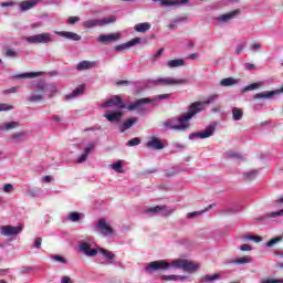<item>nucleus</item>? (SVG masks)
<instances>
[{
  "label": "nucleus",
  "instance_id": "nucleus-1",
  "mask_svg": "<svg viewBox=\"0 0 283 283\" xmlns=\"http://www.w3.org/2000/svg\"><path fill=\"white\" fill-rule=\"evenodd\" d=\"M200 262L187 259H175L171 262L167 260H158L148 263L145 266V272L148 275H154L156 271H169V269H180L185 273L193 274L200 271Z\"/></svg>",
  "mask_w": 283,
  "mask_h": 283
},
{
  "label": "nucleus",
  "instance_id": "nucleus-2",
  "mask_svg": "<svg viewBox=\"0 0 283 283\" xmlns=\"http://www.w3.org/2000/svg\"><path fill=\"white\" fill-rule=\"evenodd\" d=\"M99 107H102V109H106L104 118H106L108 123H115L123 118V112H120V109H124L125 104H123L120 96L115 95L111 97L106 102L102 103ZM109 107H114L115 111L109 109Z\"/></svg>",
  "mask_w": 283,
  "mask_h": 283
},
{
  "label": "nucleus",
  "instance_id": "nucleus-3",
  "mask_svg": "<svg viewBox=\"0 0 283 283\" xmlns=\"http://www.w3.org/2000/svg\"><path fill=\"white\" fill-rule=\"evenodd\" d=\"M196 116V104L190 105L188 113L180 116L167 119L163 123L165 129H174L175 132H185L189 129V120Z\"/></svg>",
  "mask_w": 283,
  "mask_h": 283
},
{
  "label": "nucleus",
  "instance_id": "nucleus-4",
  "mask_svg": "<svg viewBox=\"0 0 283 283\" xmlns=\"http://www.w3.org/2000/svg\"><path fill=\"white\" fill-rule=\"evenodd\" d=\"M170 96H171L170 94H161V95L155 96L154 98L144 97L130 103L127 106V109H129L130 112L134 109H136L137 112H140L143 111V105H147V103H154L156 101H165V98H170Z\"/></svg>",
  "mask_w": 283,
  "mask_h": 283
},
{
  "label": "nucleus",
  "instance_id": "nucleus-5",
  "mask_svg": "<svg viewBox=\"0 0 283 283\" xmlns=\"http://www.w3.org/2000/svg\"><path fill=\"white\" fill-rule=\"evenodd\" d=\"M94 231L104 238L115 235L116 231L109 226L105 218H99L94 224Z\"/></svg>",
  "mask_w": 283,
  "mask_h": 283
},
{
  "label": "nucleus",
  "instance_id": "nucleus-6",
  "mask_svg": "<svg viewBox=\"0 0 283 283\" xmlns=\"http://www.w3.org/2000/svg\"><path fill=\"white\" fill-rule=\"evenodd\" d=\"M24 41L27 43H30L31 45H39V44L49 45V43H54V40H52V33H48V32L34 34L31 36H25Z\"/></svg>",
  "mask_w": 283,
  "mask_h": 283
},
{
  "label": "nucleus",
  "instance_id": "nucleus-7",
  "mask_svg": "<svg viewBox=\"0 0 283 283\" xmlns=\"http://www.w3.org/2000/svg\"><path fill=\"white\" fill-rule=\"evenodd\" d=\"M159 8H180V6H188L189 0H153Z\"/></svg>",
  "mask_w": 283,
  "mask_h": 283
},
{
  "label": "nucleus",
  "instance_id": "nucleus-8",
  "mask_svg": "<svg viewBox=\"0 0 283 283\" xmlns=\"http://www.w3.org/2000/svg\"><path fill=\"white\" fill-rule=\"evenodd\" d=\"M22 226H0V235H3L4 238H12L14 235H19V233H22Z\"/></svg>",
  "mask_w": 283,
  "mask_h": 283
},
{
  "label": "nucleus",
  "instance_id": "nucleus-9",
  "mask_svg": "<svg viewBox=\"0 0 283 283\" xmlns=\"http://www.w3.org/2000/svg\"><path fill=\"white\" fill-rule=\"evenodd\" d=\"M242 14V10L234 9L232 11H229L227 13H223L217 18H214V21H218V23H230L233 21V19H238Z\"/></svg>",
  "mask_w": 283,
  "mask_h": 283
},
{
  "label": "nucleus",
  "instance_id": "nucleus-10",
  "mask_svg": "<svg viewBox=\"0 0 283 283\" xmlns=\"http://www.w3.org/2000/svg\"><path fill=\"white\" fill-rule=\"evenodd\" d=\"M213 134H216V125H210L205 130L191 133L189 135V140H195V138H200L201 140H205V138H211Z\"/></svg>",
  "mask_w": 283,
  "mask_h": 283
},
{
  "label": "nucleus",
  "instance_id": "nucleus-11",
  "mask_svg": "<svg viewBox=\"0 0 283 283\" xmlns=\"http://www.w3.org/2000/svg\"><path fill=\"white\" fill-rule=\"evenodd\" d=\"M187 83V80H178L174 77H159L153 81V85H185Z\"/></svg>",
  "mask_w": 283,
  "mask_h": 283
},
{
  "label": "nucleus",
  "instance_id": "nucleus-12",
  "mask_svg": "<svg viewBox=\"0 0 283 283\" xmlns=\"http://www.w3.org/2000/svg\"><path fill=\"white\" fill-rule=\"evenodd\" d=\"M94 149H96V143H88L86 147L83 149L81 156L76 158L75 163H77L78 165L85 163Z\"/></svg>",
  "mask_w": 283,
  "mask_h": 283
},
{
  "label": "nucleus",
  "instance_id": "nucleus-13",
  "mask_svg": "<svg viewBox=\"0 0 283 283\" xmlns=\"http://www.w3.org/2000/svg\"><path fill=\"white\" fill-rule=\"evenodd\" d=\"M78 250L81 253L86 255V258H96V255H98V248L92 249V245H90L87 242L80 243Z\"/></svg>",
  "mask_w": 283,
  "mask_h": 283
},
{
  "label": "nucleus",
  "instance_id": "nucleus-14",
  "mask_svg": "<svg viewBox=\"0 0 283 283\" xmlns=\"http://www.w3.org/2000/svg\"><path fill=\"white\" fill-rule=\"evenodd\" d=\"M97 253H101V255L105 259L103 264L109 265V264H116V254L109 250L97 248Z\"/></svg>",
  "mask_w": 283,
  "mask_h": 283
},
{
  "label": "nucleus",
  "instance_id": "nucleus-15",
  "mask_svg": "<svg viewBox=\"0 0 283 283\" xmlns=\"http://www.w3.org/2000/svg\"><path fill=\"white\" fill-rule=\"evenodd\" d=\"M36 88L39 90V92L48 94V96H52L53 94H56V92H59V88L54 83L52 84L39 83L36 85Z\"/></svg>",
  "mask_w": 283,
  "mask_h": 283
},
{
  "label": "nucleus",
  "instance_id": "nucleus-16",
  "mask_svg": "<svg viewBox=\"0 0 283 283\" xmlns=\"http://www.w3.org/2000/svg\"><path fill=\"white\" fill-rule=\"evenodd\" d=\"M146 147L148 149H154L155 151H158L160 149H165V145L163 144V140L158 137H148V140L146 143Z\"/></svg>",
  "mask_w": 283,
  "mask_h": 283
},
{
  "label": "nucleus",
  "instance_id": "nucleus-17",
  "mask_svg": "<svg viewBox=\"0 0 283 283\" xmlns=\"http://www.w3.org/2000/svg\"><path fill=\"white\" fill-rule=\"evenodd\" d=\"M218 99V94L210 95L205 102H195L191 105H196V114H200L202 112L203 107L207 105H211V103L216 102Z\"/></svg>",
  "mask_w": 283,
  "mask_h": 283
},
{
  "label": "nucleus",
  "instance_id": "nucleus-18",
  "mask_svg": "<svg viewBox=\"0 0 283 283\" xmlns=\"http://www.w3.org/2000/svg\"><path fill=\"white\" fill-rule=\"evenodd\" d=\"M280 94H283V86L274 91H265V92L256 93L254 95V98H273V96H280Z\"/></svg>",
  "mask_w": 283,
  "mask_h": 283
},
{
  "label": "nucleus",
  "instance_id": "nucleus-19",
  "mask_svg": "<svg viewBox=\"0 0 283 283\" xmlns=\"http://www.w3.org/2000/svg\"><path fill=\"white\" fill-rule=\"evenodd\" d=\"M138 43H140V38H134L133 40L126 43L116 45L115 52H123L124 50H129V48H134V45H138Z\"/></svg>",
  "mask_w": 283,
  "mask_h": 283
},
{
  "label": "nucleus",
  "instance_id": "nucleus-20",
  "mask_svg": "<svg viewBox=\"0 0 283 283\" xmlns=\"http://www.w3.org/2000/svg\"><path fill=\"white\" fill-rule=\"evenodd\" d=\"M120 39V33H113V34H102L98 36V43H112L114 41H118Z\"/></svg>",
  "mask_w": 283,
  "mask_h": 283
},
{
  "label": "nucleus",
  "instance_id": "nucleus-21",
  "mask_svg": "<svg viewBox=\"0 0 283 283\" xmlns=\"http://www.w3.org/2000/svg\"><path fill=\"white\" fill-rule=\"evenodd\" d=\"M83 94H85V85H78L72 93L65 95V99L74 101V98H78Z\"/></svg>",
  "mask_w": 283,
  "mask_h": 283
},
{
  "label": "nucleus",
  "instance_id": "nucleus-22",
  "mask_svg": "<svg viewBox=\"0 0 283 283\" xmlns=\"http://www.w3.org/2000/svg\"><path fill=\"white\" fill-rule=\"evenodd\" d=\"M57 36H63V39H67L69 41H81V35L78 33L70 32V31H55Z\"/></svg>",
  "mask_w": 283,
  "mask_h": 283
},
{
  "label": "nucleus",
  "instance_id": "nucleus-23",
  "mask_svg": "<svg viewBox=\"0 0 283 283\" xmlns=\"http://www.w3.org/2000/svg\"><path fill=\"white\" fill-rule=\"evenodd\" d=\"M21 126L19 122H2L0 123V132H12V129H17Z\"/></svg>",
  "mask_w": 283,
  "mask_h": 283
},
{
  "label": "nucleus",
  "instance_id": "nucleus-24",
  "mask_svg": "<svg viewBox=\"0 0 283 283\" xmlns=\"http://www.w3.org/2000/svg\"><path fill=\"white\" fill-rule=\"evenodd\" d=\"M251 262H253V258H251L249 255H245V256H241V258L234 259L232 261H226V264H239V265H242V264H251Z\"/></svg>",
  "mask_w": 283,
  "mask_h": 283
},
{
  "label": "nucleus",
  "instance_id": "nucleus-25",
  "mask_svg": "<svg viewBox=\"0 0 283 283\" xmlns=\"http://www.w3.org/2000/svg\"><path fill=\"white\" fill-rule=\"evenodd\" d=\"M135 32H140L142 34H145V32H149L151 30V23L149 22H142L137 23L134 27Z\"/></svg>",
  "mask_w": 283,
  "mask_h": 283
},
{
  "label": "nucleus",
  "instance_id": "nucleus-26",
  "mask_svg": "<svg viewBox=\"0 0 283 283\" xmlns=\"http://www.w3.org/2000/svg\"><path fill=\"white\" fill-rule=\"evenodd\" d=\"M94 65H96V62L94 61H82L76 65V70L83 72L84 70H92Z\"/></svg>",
  "mask_w": 283,
  "mask_h": 283
},
{
  "label": "nucleus",
  "instance_id": "nucleus-27",
  "mask_svg": "<svg viewBox=\"0 0 283 283\" xmlns=\"http://www.w3.org/2000/svg\"><path fill=\"white\" fill-rule=\"evenodd\" d=\"M138 119L136 118H128L127 120H125L120 126H119V132L123 134V132H127V129H132V127H134V125H136V122Z\"/></svg>",
  "mask_w": 283,
  "mask_h": 283
},
{
  "label": "nucleus",
  "instance_id": "nucleus-28",
  "mask_svg": "<svg viewBox=\"0 0 283 283\" xmlns=\"http://www.w3.org/2000/svg\"><path fill=\"white\" fill-rule=\"evenodd\" d=\"M39 3V1L36 0H31V1H23L20 3V10L22 12H25L28 10H32V8H34V6H36Z\"/></svg>",
  "mask_w": 283,
  "mask_h": 283
},
{
  "label": "nucleus",
  "instance_id": "nucleus-29",
  "mask_svg": "<svg viewBox=\"0 0 283 283\" xmlns=\"http://www.w3.org/2000/svg\"><path fill=\"white\" fill-rule=\"evenodd\" d=\"M180 171V167L175 166L164 170V178H174V176H178Z\"/></svg>",
  "mask_w": 283,
  "mask_h": 283
},
{
  "label": "nucleus",
  "instance_id": "nucleus-30",
  "mask_svg": "<svg viewBox=\"0 0 283 283\" xmlns=\"http://www.w3.org/2000/svg\"><path fill=\"white\" fill-rule=\"evenodd\" d=\"M43 72H29V73H21L15 75V78H36V76H42Z\"/></svg>",
  "mask_w": 283,
  "mask_h": 283
},
{
  "label": "nucleus",
  "instance_id": "nucleus-31",
  "mask_svg": "<svg viewBox=\"0 0 283 283\" xmlns=\"http://www.w3.org/2000/svg\"><path fill=\"white\" fill-rule=\"evenodd\" d=\"M221 87H232V85H238V80L233 77H226L220 81Z\"/></svg>",
  "mask_w": 283,
  "mask_h": 283
},
{
  "label": "nucleus",
  "instance_id": "nucleus-32",
  "mask_svg": "<svg viewBox=\"0 0 283 283\" xmlns=\"http://www.w3.org/2000/svg\"><path fill=\"white\" fill-rule=\"evenodd\" d=\"M217 280H220V273H216L212 275L206 274L201 277L202 283H214Z\"/></svg>",
  "mask_w": 283,
  "mask_h": 283
},
{
  "label": "nucleus",
  "instance_id": "nucleus-33",
  "mask_svg": "<svg viewBox=\"0 0 283 283\" xmlns=\"http://www.w3.org/2000/svg\"><path fill=\"white\" fill-rule=\"evenodd\" d=\"M117 19L118 18L116 15H108L106 18H103L99 20V27L103 28V25H109L112 23H116Z\"/></svg>",
  "mask_w": 283,
  "mask_h": 283
},
{
  "label": "nucleus",
  "instance_id": "nucleus-34",
  "mask_svg": "<svg viewBox=\"0 0 283 283\" xmlns=\"http://www.w3.org/2000/svg\"><path fill=\"white\" fill-rule=\"evenodd\" d=\"M83 213L82 212H70L67 214V220L70 222H80V220H83Z\"/></svg>",
  "mask_w": 283,
  "mask_h": 283
},
{
  "label": "nucleus",
  "instance_id": "nucleus-35",
  "mask_svg": "<svg viewBox=\"0 0 283 283\" xmlns=\"http://www.w3.org/2000/svg\"><path fill=\"white\" fill-rule=\"evenodd\" d=\"M185 65V60L177 59V60H170L167 62V67L174 69V67H182Z\"/></svg>",
  "mask_w": 283,
  "mask_h": 283
},
{
  "label": "nucleus",
  "instance_id": "nucleus-36",
  "mask_svg": "<svg viewBox=\"0 0 283 283\" xmlns=\"http://www.w3.org/2000/svg\"><path fill=\"white\" fill-rule=\"evenodd\" d=\"M262 85H264V83L262 82H256V83H252V84H249L247 85L242 92H253L254 90H260V87H262Z\"/></svg>",
  "mask_w": 283,
  "mask_h": 283
},
{
  "label": "nucleus",
  "instance_id": "nucleus-37",
  "mask_svg": "<svg viewBox=\"0 0 283 283\" xmlns=\"http://www.w3.org/2000/svg\"><path fill=\"white\" fill-rule=\"evenodd\" d=\"M211 205L206 208L205 210H201V211H193V212H189L187 213V218L188 220H193V218H198V216H202V213H207V211H209V209H211Z\"/></svg>",
  "mask_w": 283,
  "mask_h": 283
},
{
  "label": "nucleus",
  "instance_id": "nucleus-38",
  "mask_svg": "<svg viewBox=\"0 0 283 283\" xmlns=\"http://www.w3.org/2000/svg\"><path fill=\"white\" fill-rule=\"evenodd\" d=\"M242 239L248 242H255L256 244L262 242V237H260V235L245 234L242 237Z\"/></svg>",
  "mask_w": 283,
  "mask_h": 283
},
{
  "label": "nucleus",
  "instance_id": "nucleus-39",
  "mask_svg": "<svg viewBox=\"0 0 283 283\" xmlns=\"http://www.w3.org/2000/svg\"><path fill=\"white\" fill-rule=\"evenodd\" d=\"M172 213H176V208H171L168 206H161V211H160V216H171Z\"/></svg>",
  "mask_w": 283,
  "mask_h": 283
},
{
  "label": "nucleus",
  "instance_id": "nucleus-40",
  "mask_svg": "<svg viewBox=\"0 0 283 283\" xmlns=\"http://www.w3.org/2000/svg\"><path fill=\"white\" fill-rule=\"evenodd\" d=\"M27 196L30 198H39V196H41V189L29 187L27 189Z\"/></svg>",
  "mask_w": 283,
  "mask_h": 283
},
{
  "label": "nucleus",
  "instance_id": "nucleus-41",
  "mask_svg": "<svg viewBox=\"0 0 283 283\" xmlns=\"http://www.w3.org/2000/svg\"><path fill=\"white\" fill-rule=\"evenodd\" d=\"M258 178V170H249L243 174V180H255Z\"/></svg>",
  "mask_w": 283,
  "mask_h": 283
},
{
  "label": "nucleus",
  "instance_id": "nucleus-42",
  "mask_svg": "<svg viewBox=\"0 0 283 283\" xmlns=\"http://www.w3.org/2000/svg\"><path fill=\"white\" fill-rule=\"evenodd\" d=\"M242 109L239 107H233L232 108V119L233 120H242Z\"/></svg>",
  "mask_w": 283,
  "mask_h": 283
},
{
  "label": "nucleus",
  "instance_id": "nucleus-43",
  "mask_svg": "<svg viewBox=\"0 0 283 283\" xmlns=\"http://www.w3.org/2000/svg\"><path fill=\"white\" fill-rule=\"evenodd\" d=\"M84 28L92 29L96 28V25L101 27V20L94 19V20H87L83 23Z\"/></svg>",
  "mask_w": 283,
  "mask_h": 283
},
{
  "label": "nucleus",
  "instance_id": "nucleus-44",
  "mask_svg": "<svg viewBox=\"0 0 283 283\" xmlns=\"http://www.w3.org/2000/svg\"><path fill=\"white\" fill-rule=\"evenodd\" d=\"M29 103H41L43 101V94H33L28 97Z\"/></svg>",
  "mask_w": 283,
  "mask_h": 283
},
{
  "label": "nucleus",
  "instance_id": "nucleus-45",
  "mask_svg": "<svg viewBox=\"0 0 283 283\" xmlns=\"http://www.w3.org/2000/svg\"><path fill=\"white\" fill-rule=\"evenodd\" d=\"M111 168L116 171V174H123V164L120 161H116L111 165Z\"/></svg>",
  "mask_w": 283,
  "mask_h": 283
},
{
  "label": "nucleus",
  "instance_id": "nucleus-46",
  "mask_svg": "<svg viewBox=\"0 0 283 283\" xmlns=\"http://www.w3.org/2000/svg\"><path fill=\"white\" fill-rule=\"evenodd\" d=\"M282 242V237H276L274 239H271L270 241L266 242L265 247H268L269 249L275 247V244Z\"/></svg>",
  "mask_w": 283,
  "mask_h": 283
},
{
  "label": "nucleus",
  "instance_id": "nucleus-47",
  "mask_svg": "<svg viewBox=\"0 0 283 283\" xmlns=\"http://www.w3.org/2000/svg\"><path fill=\"white\" fill-rule=\"evenodd\" d=\"M23 136H25V133H15L11 136V140L13 143H21V140H23Z\"/></svg>",
  "mask_w": 283,
  "mask_h": 283
},
{
  "label": "nucleus",
  "instance_id": "nucleus-48",
  "mask_svg": "<svg viewBox=\"0 0 283 283\" xmlns=\"http://www.w3.org/2000/svg\"><path fill=\"white\" fill-rule=\"evenodd\" d=\"M3 193H14V186L12 184H6L2 187Z\"/></svg>",
  "mask_w": 283,
  "mask_h": 283
},
{
  "label": "nucleus",
  "instance_id": "nucleus-49",
  "mask_svg": "<svg viewBox=\"0 0 283 283\" xmlns=\"http://www.w3.org/2000/svg\"><path fill=\"white\" fill-rule=\"evenodd\" d=\"M160 211H161V206L151 207L146 210L147 213H154L155 216L160 214Z\"/></svg>",
  "mask_w": 283,
  "mask_h": 283
},
{
  "label": "nucleus",
  "instance_id": "nucleus-50",
  "mask_svg": "<svg viewBox=\"0 0 283 283\" xmlns=\"http://www.w3.org/2000/svg\"><path fill=\"white\" fill-rule=\"evenodd\" d=\"M163 280H165L166 282H178V275L176 274L164 275Z\"/></svg>",
  "mask_w": 283,
  "mask_h": 283
},
{
  "label": "nucleus",
  "instance_id": "nucleus-51",
  "mask_svg": "<svg viewBox=\"0 0 283 283\" xmlns=\"http://www.w3.org/2000/svg\"><path fill=\"white\" fill-rule=\"evenodd\" d=\"M244 48H247V43L244 42L237 44L235 54H242V52H244Z\"/></svg>",
  "mask_w": 283,
  "mask_h": 283
},
{
  "label": "nucleus",
  "instance_id": "nucleus-52",
  "mask_svg": "<svg viewBox=\"0 0 283 283\" xmlns=\"http://www.w3.org/2000/svg\"><path fill=\"white\" fill-rule=\"evenodd\" d=\"M128 147H137V145H140V138L135 137L127 143Z\"/></svg>",
  "mask_w": 283,
  "mask_h": 283
},
{
  "label": "nucleus",
  "instance_id": "nucleus-53",
  "mask_svg": "<svg viewBox=\"0 0 283 283\" xmlns=\"http://www.w3.org/2000/svg\"><path fill=\"white\" fill-rule=\"evenodd\" d=\"M51 259H53L55 262H60L61 264L67 263V260H65V258H63L61 255H53V256H51Z\"/></svg>",
  "mask_w": 283,
  "mask_h": 283
},
{
  "label": "nucleus",
  "instance_id": "nucleus-54",
  "mask_svg": "<svg viewBox=\"0 0 283 283\" xmlns=\"http://www.w3.org/2000/svg\"><path fill=\"white\" fill-rule=\"evenodd\" d=\"M177 282H191V276H189V275H177Z\"/></svg>",
  "mask_w": 283,
  "mask_h": 283
},
{
  "label": "nucleus",
  "instance_id": "nucleus-55",
  "mask_svg": "<svg viewBox=\"0 0 283 283\" xmlns=\"http://www.w3.org/2000/svg\"><path fill=\"white\" fill-rule=\"evenodd\" d=\"M81 21V18L78 17H70L66 21L70 25H74V23H78Z\"/></svg>",
  "mask_w": 283,
  "mask_h": 283
},
{
  "label": "nucleus",
  "instance_id": "nucleus-56",
  "mask_svg": "<svg viewBox=\"0 0 283 283\" xmlns=\"http://www.w3.org/2000/svg\"><path fill=\"white\" fill-rule=\"evenodd\" d=\"M11 109H13L11 105L0 104V112H10Z\"/></svg>",
  "mask_w": 283,
  "mask_h": 283
},
{
  "label": "nucleus",
  "instance_id": "nucleus-57",
  "mask_svg": "<svg viewBox=\"0 0 283 283\" xmlns=\"http://www.w3.org/2000/svg\"><path fill=\"white\" fill-rule=\"evenodd\" d=\"M17 92H19V87L18 86H13L9 90L3 91V94H17Z\"/></svg>",
  "mask_w": 283,
  "mask_h": 283
},
{
  "label": "nucleus",
  "instance_id": "nucleus-58",
  "mask_svg": "<svg viewBox=\"0 0 283 283\" xmlns=\"http://www.w3.org/2000/svg\"><path fill=\"white\" fill-rule=\"evenodd\" d=\"M6 56H10V57L14 59V56H17V51H14L12 49H8L6 51Z\"/></svg>",
  "mask_w": 283,
  "mask_h": 283
},
{
  "label": "nucleus",
  "instance_id": "nucleus-59",
  "mask_svg": "<svg viewBox=\"0 0 283 283\" xmlns=\"http://www.w3.org/2000/svg\"><path fill=\"white\" fill-rule=\"evenodd\" d=\"M42 242H43V239H41L40 237L35 238L34 248L35 249H41Z\"/></svg>",
  "mask_w": 283,
  "mask_h": 283
},
{
  "label": "nucleus",
  "instance_id": "nucleus-60",
  "mask_svg": "<svg viewBox=\"0 0 283 283\" xmlns=\"http://www.w3.org/2000/svg\"><path fill=\"white\" fill-rule=\"evenodd\" d=\"M240 251H253V248L247 243L240 247Z\"/></svg>",
  "mask_w": 283,
  "mask_h": 283
},
{
  "label": "nucleus",
  "instance_id": "nucleus-61",
  "mask_svg": "<svg viewBox=\"0 0 283 283\" xmlns=\"http://www.w3.org/2000/svg\"><path fill=\"white\" fill-rule=\"evenodd\" d=\"M261 48H262V44H260V43H254V44H252V45L250 46V49L252 50V52H255V51H258V50H261Z\"/></svg>",
  "mask_w": 283,
  "mask_h": 283
},
{
  "label": "nucleus",
  "instance_id": "nucleus-62",
  "mask_svg": "<svg viewBox=\"0 0 283 283\" xmlns=\"http://www.w3.org/2000/svg\"><path fill=\"white\" fill-rule=\"evenodd\" d=\"M184 21H187V18L178 17V18L172 20V23L177 24V23H182Z\"/></svg>",
  "mask_w": 283,
  "mask_h": 283
},
{
  "label": "nucleus",
  "instance_id": "nucleus-63",
  "mask_svg": "<svg viewBox=\"0 0 283 283\" xmlns=\"http://www.w3.org/2000/svg\"><path fill=\"white\" fill-rule=\"evenodd\" d=\"M52 180H54V177L50 175L42 177V182H52Z\"/></svg>",
  "mask_w": 283,
  "mask_h": 283
},
{
  "label": "nucleus",
  "instance_id": "nucleus-64",
  "mask_svg": "<svg viewBox=\"0 0 283 283\" xmlns=\"http://www.w3.org/2000/svg\"><path fill=\"white\" fill-rule=\"evenodd\" d=\"M60 283H74L70 276H62Z\"/></svg>",
  "mask_w": 283,
  "mask_h": 283
}]
</instances>
